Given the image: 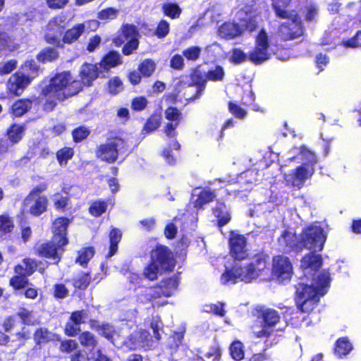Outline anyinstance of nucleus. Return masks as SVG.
<instances>
[{"instance_id":"1","label":"nucleus","mask_w":361,"mask_h":361,"mask_svg":"<svg viewBox=\"0 0 361 361\" xmlns=\"http://www.w3.org/2000/svg\"><path fill=\"white\" fill-rule=\"evenodd\" d=\"M71 222L72 219L68 217H56L51 225V238L34 245V255L49 261L43 262L25 257L23 259L22 264H18L13 267V271H19L29 277L36 271L44 275L50 265H58L66 250V246L69 244L68 226Z\"/></svg>"},{"instance_id":"2","label":"nucleus","mask_w":361,"mask_h":361,"mask_svg":"<svg viewBox=\"0 0 361 361\" xmlns=\"http://www.w3.org/2000/svg\"><path fill=\"white\" fill-rule=\"evenodd\" d=\"M97 63H84L79 72L80 79L74 78L69 71L56 73L49 79L48 83L41 87L39 96L46 99L43 111L51 112L57 106V102L64 101L78 95L85 87L92 85L99 75Z\"/></svg>"},{"instance_id":"3","label":"nucleus","mask_w":361,"mask_h":361,"mask_svg":"<svg viewBox=\"0 0 361 361\" xmlns=\"http://www.w3.org/2000/svg\"><path fill=\"white\" fill-rule=\"evenodd\" d=\"M269 255L261 250L252 257L251 261L246 266H234L231 269H226L221 276V283H235L239 279L245 283H251L269 271Z\"/></svg>"},{"instance_id":"4","label":"nucleus","mask_w":361,"mask_h":361,"mask_svg":"<svg viewBox=\"0 0 361 361\" xmlns=\"http://www.w3.org/2000/svg\"><path fill=\"white\" fill-rule=\"evenodd\" d=\"M330 277L326 273L318 274L314 286L304 283L295 285L294 300L297 308L302 313L310 314L317 308L320 298L324 296L330 285Z\"/></svg>"},{"instance_id":"5","label":"nucleus","mask_w":361,"mask_h":361,"mask_svg":"<svg viewBox=\"0 0 361 361\" xmlns=\"http://www.w3.org/2000/svg\"><path fill=\"white\" fill-rule=\"evenodd\" d=\"M271 8L275 16L280 19H288L278 27L279 37L283 41H290L303 35V26L298 13L295 9L289 10L291 0H271Z\"/></svg>"},{"instance_id":"6","label":"nucleus","mask_w":361,"mask_h":361,"mask_svg":"<svg viewBox=\"0 0 361 361\" xmlns=\"http://www.w3.org/2000/svg\"><path fill=\"white\" fill-rule=\"evenodd\" d=\"M190 82L188 87H195V92L190 97L186 99L188 103L194 102L200 99L204 94L207 82H221L225 78V71L221 65H215L207 72L201 69V66L197 65L190 71L189 74Z\"/></svg>"},{"instance_id":"7","label":"nucleus","mask_w":361,"mask_h":361,"mask_svg":"<svg viewBox=\"0 0 361 361\" xmlns=\"http://www.w3.org/2000/svg\"><path fill=\"white\" fill-rule=\"evenodd\" d=\"M140 34L138 27L133 23H123L112 38V44L116 47H121L124 56L135 53L140 45Z\"/></svg>"},{"instance_id":"8","label":"nucleus","mask_w":361,"mask_h":361,"mask_svg":"<svg viewBox=\"0 0 361 361\" xmlns=\"http://www.w3.org/2000/svg\"><path fill=\"white\" fill-rule=\"evenodd\" d=\"M128 147L127 142L123 138L118 135L111 136L95 149V156L102 161L113 164L118 160L121 154L128 151Z\"/></svg>"},{"instance_id":"9","label":"nucleus","mask_w":361,"mask_h":361,"mask_svg":"<svg viewBox=\"0 0 361 361\" xmlns=\"http://www.w3.org/2000/svg\"><path fill=\"white\" fill-rule=\"evenodd\" d=\"M293 275V266L290 258L283 255L272 257L271 278L280 284L288 283Z\"/></svg>"},{"instance_id":"10","label":"nucleus","mask_w":361,"mask_h":361,"mask_svg":"<svg viewBox=\"0 0 361 361\" xmlns=\"http://www.w3.org/2000/svg\"><path fill=\"white\" fill-rule=\"evenodd\" d=\"M302 247L312 251H322L326 241L324 229L319 226L310 225L300 233Z\"/></svg>"},{"instance_id":"11","label":"nucleus","mask_w":361,"mask_h":361,"mask_svg":"<svg viewBox=\"0 0 361 361\" xmlns=\"http://www.w3.org/2000/svg\"><path fill=\"white\" fill-rule=\"evenodd\" d=\"M179 280L177 276H171L163 279L159 283L147 288L145 294L147 301L154 302L161 298L171 297L178 286Z\"/></svg>"},{"instance_id":"12","label":"nucleus","mask_w":361,"mask_h":361,"mask_svg":"<svg viewBox=\"0 0 361 361\" xmlns=\"http://www.w3.org/2000/svg\"><path fill=\"white\" fill-rule=\"evenodd\" d=\"M269 47L267 32L264 29H262L255 37V47L247 54L248 60L255 65L263 63L270 58Z\"/></svg>"},{"instance_id":"13","label":"nucleus","mask_w":361,"mask_h":361,"mask_svg":"<svg viewBox=\"0 0 361 361\" xmlns=\"http://www.w3.org/2000/svg\"><path fill=\"white\" fill-rule=\"evenodd\" d=\"M150 260L164 272L173 271L176 264L173 252L161 244H157L150 251Z\"/></svg>"},{"instance_id":"14","label":"nucleus","mask_w":361,"mask_h":361,"mask_svg":"<svg viewBox=\"0 0 361 361\" xmlns=\"http://www.w3.org/2000/svg\"><path fill=\"white\" fill-rule=\"evenodd\" d=\"M63 22L61 16L53 18L49 22L47 32L44 35V42L56 49H64L65 47L63 37H60L64 30V26L61 25Z\"/></svg>"},{"instance_id":"15","label":"nucleus","mask_w":361,"mask_h":361,"mask_svg":"<svg viewBox=\"0 0 361 361\" xmlns=\"http://www.w3.org/2000/svg\"><path fill=\"white\" fill-rule=\"evenodd\" d=\"M279 245L286 254L300 253L303 250L301 236L288 229L283 230L278 238Z\"/></svg>"},{"instance_id":"16","label":"nucleus","mask_w":361,"mask_h":361,"mask_svg":"<svg viewBox=\"0 0 361 361\" xmlns=\"http://www.w3.org/2000/svg\"><path fill=\"white\" fill-rule=\"evenodd\" d=\"M247 238L243 234L231 231L228 238L229 255L234 260L242 261L248 255Z\"/></svg>"},{"instance_id":"17","label":"nucleus","mask_w":361,"mask_h":361,"mask_svg":"<svg viewBox=\"0 0 361 361\" xmlns=\"http://www.w3.org/2000/svg\"><path fill=\"white\" fill-rule=\"evenodd\" d=\"M314 168L306 166L305 164H300L292 170L288 175L284 176L288 185L300 189L303 187L305 182L314 173Z\"/></svg>"},{"instance_id":"18","label":"nucleus","mask_w":361,"mask_h":361,"mask_svg":"<svg viewBox=\"0 0 361 361\" xmlns=\"http://www.w3.org/2000/svg\"><path fill=\"white\" fill-rule=\"evenodd\" d=\"M30 83V78L16 71L8 78L6 82L7 92L13 96L18 97Z\"/></svg>"},{"instance_id":"19","label":"nucleus","mask_w":361,"mask_h":361,"mask_svg":"<svg viewBox=\"0 0 361 361\" xmlns=\"http://www.w3.org/2000/svg\"><path fill=\"white\" fill-rule=\"evenodd\" d=\"M317 251H312L305 254L300 260V267L303 270L309 269L315 273L318 272L322 266V257L316 254Z\"/></svg>"},{"instance_id":"20","label":"nucleus","mask_w":361,"mask_h":361,"mask_svg":"<svg viewBox=\"0 0 361 361\" xmlns=\"http://www.w3.org/2000/svg\"><path fill=\"white\" fill-rule=\"evenodd\" d=\"M123 63L121 54L115 50H111L105 54L97 63L102 72H107L111 68Z\"/></svg>"},{"instance_id":"21","label":"nucleus","mask_w":361,"mask_h":361,"mask_svg":"<svg viewBox=\"0 0 361 361\" xmlns=\"http://www.w3.org/2000/svg\"><path fill=\"white\" fill-rule=\"evenodd\" d=\"M26 127L23 123H11L5 132L6 139L13 145L18 144L25 135Z\"/></svg>"},{"instance_id":"22","label":"nucleus","mask_w":361,"mask_h":361,"mask_svg":"<svg viewBox=\"0 0 361 361\" xmlns=\"http://www.w3.org/2000/svg\"><path fill=\"white\" fill-rule=\"evenodd\" d=\"M27 202H32L28 209L29 214L32 216H39L48 210L49 199L47 195L36 197Z\"/></svg>"},{"instance_id":"23","label":"nucleus","mask_w":361,"mask_h":361,"mask_svg":"<svg viewBox=\"0 0 361 361\" xmlns=\"http://www.w3.org/2000/svg\"><path fill=\"white\" fill-rule=\"evenodd\" d=\"M33 100L29 98H22L16 100L10 107V113L13 117H21L27 113L32 107Z\"/></svg>"},{"instance_id":"24","label":"nucleus","mask_w":361,"mask_h":361,"mask_svg":"<svg viewBox=\"0 0 361 361\" xmlns=\"http://www.w3.org/2000/svg\"><path fill=\"white\" fill-rule=\"evenodd\" d=\"M353 349V344L346 336L338 338L334 345V355L338 359L345 357Z\"/></svg>"},{"instance_id":"25","label":"nucleus","mask_w":361,"mask_h":361,"mask_svg":"<svg viewBox=\"0 0 361 361\" xmlns=\"http://www.w3.org/2000/svg\"><path fill=\"white\" fill-rule=\"evenodd\" d=\"M85 25L84 23H78L72 27L63 32V39L65 44H72L76 42L85 32Z\"/></svg>"},{"instance_id":"26","label":"nucleus","mask_w":361,"mask_h":361,"mask_svg":"<svg viewBox=\"0 0 361 361\" xmlns=\"http://www.w3.org/2000/svg\"><path fill=\"white\" fill-rule=\"evenodd\" d=\"M213 212L216 217V226L219 228L228 224L231 219V214L226 209L224 202L216 200V205L213 208Z\"/></svg>"},{"instance_id":"27","label":"nucleus","mask_w":361,"mask_h":361,"mask_svg":"<svg viewBox=\"0 0 361 361\" xmlns=\"http://www.w3.org/2000/svg\"><path fill=\"white\" fill-rule=\"evenodd\" d=\"M20 73L25 75L26 78H30V82L39 76L41 70L39 66L34 59L25 61L20 67L18 71Z\"/></svg>"},{"instance_id":"28","label":"nucleus","mask_w":361,"mask_h":361,"mask_svg":"<svg viewBox=\"0 0 361 361\" xmlns=\"http://www.w3.org/2000/svg\"><path fill=\"white\" fill-rule=\"evenodd\" d=\"M219 35L226 39H233L243 34L241 27L237 23H224L219 28Z\"/></svg>"},{"instance_id":"29","label":"nucleus","mask_w":361,"mask_h":361,"mask_svg":"<svg viewBox=\"0 0 361 361\" xmlns=\"http://www.w3.org/2000/svg\"><path fill=\"white\" fill-rule=\"evenodd\" d=\"M52 336H56V341H60L59 335L52 334L47 328L40 327L37 329L33 334V339L36 345L48 343L54 340Z\"/></svg>"},{"instance_id":"30","label":"nucleus","mask_w":361,"mask_h":361,"mask_svg":"<svg viewBox=\"0 0 361 361\" xmlns=\"http://www.w3.org/2000/svg\"><path fill=\"white\" fill-rule=\"evenodd\" d=\"M60 57L57 49L52 47H46L40 50L36 55V59L41 63H52L57 61Z\"/></svg>"},{"instance_id":"31","label":"nucleus","mask_w":361,"mask_h":361,"mask_svg":"<svg viewBox=\"0 0 361 361\" xmlns=\"http://www.w3.org/2000/svg\"><path fill=\"white\" fill-rule=\"evenodd\" d=\"M16 316L20 319V323L25 326H32L39 323L33 311L23 306H20L18 308Z\"/></svg>"},{"instance_id":"32","label":"nucleus","mask_w":361,"mask_h":361,"mask_svg":"<svg viewBox=\"0 0 361 361\" xmlns=\"http://www.w3.org/2000/svg\"><path fill=\"white\" fill-rule=\"evenodd\" d=\"M162 116L159 112L152 113L146 120L142 133L144 135L150 134L156 131L161 126Z\"/></svg>"},{"instance_id":"33","label":"nucleus","mask_w":361,"mask_h":361,"mask_svg":"<svg viewBox=\"0 0 361 361\" xmlns=\"http://www.w3.org/2000/svg\"><path fill=\"white\" fill-rule=\"evenodd\" d=\"M216 198V193L209 189H202L197 196V199L194 201V207L200 210L207 204L213 202Z\"/></svg>"},{"instance_id":"34","label":"nucleus","mask_w":361,"mask_h":361,"mask_svg":"<svg viewBox=\"0 0 361 361\" xmlns=\"http://www.w3.org/2000/svg\"><path fill=\"white\" fill-rule=\"evenodd\" d=\"M109 249L106 255V257H111L118 251V243L121 242L122 238V233L118 228H111L109 233Z\"/></svg>"},{"instance_id":"35","label":"nucleus","mask_w":361,"mask_h":361,"mask_svg":"<svg viewBox=\"0 0 361 361\" xmlns=\"http://www.w3.org/2000/svg\"><path fill=\"white\" fill-rule=\"evenodd\" d=\"M80 345L87 350H93L98 345V341L95 335L90 331H84L78 336Z\"/></svg>"},{"instance_id":"36","label":"nucleus","mask_w":361,"mask_h":361,"mask_svg":"<svg viewBox=\"0 0 361 361\" xmlns=\"http://www.w3.org/2000/svg\"><path fill=\"white\" fill-rule=\"evenodd\" d=\"M14 272L15 275L9 279V286L14 291L25 288L30 283L28 276L17 271H14Z\"/></svg>"},{"instance_id":"37","label":"nucleus","mask_w":361,"mask_h":361,"mask_svg":"<svg viewBox=\"0 0 361 361\" xmlns=\"http://www.w3.org/2000/svg\"><path fill=\"white\" fill-rule=\"evenodd\" d=\"M262 324L273 328L280 321L279 312L274 309L268 308L262 310L260 314Z\"/></svg>"},{"instance_id":"38","label":"nucleus","mask_w":361,"mask_h":361,"mask_svg":"<svg viewBox=\"0 0 361 361\" xmlns=\"http://www.w3.org/2000/svg\"><path fill=\"white\" fill-rule=\"evenodd\" d=\"M18 223L20 228L21 238L23 242H27L32 235V229L30 226H27L28 220L27 216L24 212H21L20 214H18Z\"/></svg>"},{"instance_id":"39","label":"nucleus","mask_w":361,"mask_h":361,"mask_svg":"<svg viewBox=\"0 0 361 361\" xmlns=\"http://www.w3.org/2000/svg\"><path fill=\"white\" fill-rule=\"evenodd\" d=\"M92 281V277L88 272H81L77 277L73 279L72 285L75 290H85Z\"/></svg>"},{"instance_id":"40","label":"nucleus","mask_w":361,"mask_h":361,"mask_svg":"<svg viewBox=\"0 0 361 361\" xmlns=\"http://www.w3.org/2000/svg\"><path fill=\"white\" fill-rule=\"evenodd\" d=\"M108 207V203L106 200L100 199L93 201L88 209V212L93 217H99L104 214Z\"/></svg>"},{"instance_id":"41","label":"nucleus","mask_w":361,"mask_h":361,"mask_svg":"<svg viewBox=\"0 0 361 361\" xmlns=\"http://www.w3.org/2000/svg\"><path fill=\"white\" fill-rule=\"evenodd\" d=\"M136 340L139 345L145 350H149L153 348L154 341L147 330L140 329L137 332Z\"/></svg>"},{"instance_id":"42","label":"nucleus","mask_w":361,"mask_h":361,"mask_svg":"<svg viewBox=\"0 0 361 361\" xmlns=\"http://www.w3.org/2000/svg\"><path fill=\"white\" fill-rule=\"evenodd\" d=\"M94 248L92 246L82 247L78 251L75 262L81 266H86L94 257Z\"/></svg>"},{"instance_id":"43","label":"nucleus","mask_w":361,"mask_h":361,"mask_svg":"<svg viewBox=\"0 0 361 361\" xmlns=\"http://www.w3.org/2000/svg\"><path fill=\"white\" fill-rule=\"evenodd\" d=\"M75 154L74 149L71 147H63L56 152V157L60 166L66 165Z\"/></svg>"},{"instance_id":"44","label":"nucleus","mask_w":361,"mask_h":361,"mask_svg":"<svg viewBox=\"0 0 361 361\" xmlns=\"http://www.w3.org/2000/svg\"><path fill=\"white\" fill-rule=\"evenodd\" d=\"M161 10L164 16L171 19L178 18L182 13L181 8L176 3H165Z\"/></svg>"},{"instance_id":"45","label":"nucleus","mask_w":361,"mask_h":361,"mask_svg":"<svg viewBox=\"0 0 361 361\" xmlns=\"http://www.w3.org/2000/svg\"><path fill=\"white\" fill-rule=\"evenodd\" d=\"M15 225L13 219L8 213L0 214V233L6 235L11 233Z\"/></svg>"},{"instance_id":"46","label":"nucleus","mask_w":361,"mask_h":361,"mask_svg":"<svg viewBox=\"0 0 361 361\" xmlns=\"http://www.w3.org/2000/svg\"><path fill=\"white\" fill-rule=\"evenodd\" d=\"M137 69L142 77L149 78L154 73L156 63L152 59H146L138 65Z\"/></svg>"},{"instance_id":"47","label":"nucleus","mask_w":361,"mask_h":361,"mask_svg":"<svg viewBox=\"0 0 361 361\" xmlns=\"http://www.w3.org/2000/svg\"><path fill=\"white\" fill-rule=\"evenodd\" d=\"M300 154L301 155L302 159L305 161L302 164H305L306 166L314 168V166L317 163V158L315 154L305 146H302L300 150Z\"/></svg>"},{"instance_id":"48","label":"nucleus","mask_w":361,"mask_h":361,"mask_svg":"<svg viewBox=\"0 0 361 361\" xmlns=\"http://www.w3.org/2000/svg\"><path fill=\"white\" fill-rule=\"evenodd\" d=\"M165 118L171 122L180 124L183 119V116L180 109L176 106H168L164 111Z\"/></svg>"},{"instance_id":"49","label":"nucleus","mask_w":361,"mask_h":361,"mask_svg":"<svg viewBox=\"0 0 361 361\" xmlns=\"http://www.w3.org/2000/svg\"><path fill=\"white\" fill-rule=\"evenodd\" d=\"M202 48L199 46H190L183 50L182 54L188 61L195 62L201 56Z\"/></svg>"},{"instance_id":"50","label":"nucleus","mask_w":361,"mask_h":361,"mask_svg":"<svg viewBox=\"0 0 361 361\" xmlns=\"http://www.w3.org/2000/svg\"><path fill=\"white\" fill-rule=\"evenodd\" d=\"M159 270L160 267H159L150 260L147 266L144 268L142 275L149 281H154L158 279V274Z\"/></svg>"},{"instance_id":"51","label":"nucleus","mask_w":361,"mask_h":361,"mask_svg":"<svg viewBox=\"0 0 361 361\" xmlns=\"http://www.w3.org/2000/svg\"><path fill=\"white\" fill-rule=\"evenodd\" d=\"M59 351L65 354L73 353L78 348V343L74 339H60Z\"/></svg>"},{"instance_id":"52","label":"nucleus","mask_w":361,"mask_h":361,"mask_svg":"<svg viewBox=\"0 0 361 361\" xmlns=\"http://www.w3.org/2000/svg\"><path fill=\"white\" fill-rule=\"evenodd\" d=\"M230 355L235 361H240L244 358L243 345L239 341H233L229 348Z\"/></svg>"},{"instance_id":"53","label":"nucleus","mask_w":361,"mask_h":361,"mask_svg":"<svg viewBox=\"0 0 361 361\" xmlns=\"http://www.w3.org/2000/svg\"><path fill=\"white\" fill-rule=\"evenodd\" d=\"M90 133L91 131L87 127L84 126H78L71 132L73 141L75 143L81 142L90 135Z\"/></svg>"},{"instance_id":"54","label":"nucleus","mask_w":361,"mask_h":361,"mask_svg":"<svg viewBox=\"0 0 361 361\" xmlns=\"http://www.w3.org/2000/svg\"><path fill=\"white\" fill-rule=\"evenodd\" d=\"M149 104V102L145 96H137L131 100L130 107L133 111L139 112L145 110Z\"/></svg>"},{"instance_id":"55","label":"nucleus","mask_w":361,"mask_h":361,"mask_svg":"<svg viewBox=\"0 0 361 361\" xmlns=\"http://www.w3.org/2000/svg\"><path fill=\"white\" fill-rule=\"evenodd\" d=\"M228 109L229 112L236 118L244 119L247 116V111L235 102H228Z\"/></svg>"},{"instance_id":"56","label":"nucleus","mask_w":361,"mask_h":361,"mask_svg":"<svg viewBox=\"0 0 361 361\" xmlns=\"http://www.w3.org/2000/svg\"><path fill=\"white\" fill-rule=\"evenodd\" d=\"M98 333L109 341L113 342L116 330L113 325L107 322H104L101 324V328Z\"/></svg>"},{"instance_id":"57","label":"nucleus","mask_w":361,"mask_h":361,"mask_svg":"<svg viewBox=\"0 0 361 361\" xmlns=\"http://www.w3.org/2000/svg\"><path fill=\"white\" fill-rule=\"evenodd\" d=\"M119 13V10L114 7H107L102 9L97 14V18L101 20L116 19Z\"/></svg>"},{"instance_id":"58","label":"nucleus","mask_w":361,"mask_h":361,"mask_svg":"<svg viewBox=\"0 0 361 361\" xmlns=\"http://www.w3.org/2000/svg\"><path fill=\"white\" fill-rule=\"evenodd\" d=\"M54 200V206L58 212H65L67 209L70 197L68 196H62L59 193H56Z\"/></svg>"},{"instance_id":"59","label":"nucleus","mask_w":361,"mask_h":361,"mask_svg":"<svg viewBox=\"0 0 361 361\" xmlns=\"http://www.w3.org/2000/svg\"><path fill=\"white\" fill-rule=\"evenodd\" d=\"M69 295V290L62 283H55L53 286V296L56 300H63Z\"/></svg>"},{"instance_id":"60","label":"nucleus","mask_w":361,"mask_h":361,"mask_svg":"<svg viewBox=\"0 0 361 361\" xmlns=\"http://www.w3.org/2000/svg\"><path fill=\"white\" fill-rule=\"evenodd\" d=\"M107 86L109 93L114 95L117 94L123 89V82L118 76L109 79Z\"/></svg>"},{"instance_id":"61","label":"nucleus","mask_w":361,"mask_h":361,"mask_svg":"<svg viewBox=\"0 0 361 361\" xmlns=\"http://www.w3.org/2000/svg\"><path fill=\"white\" fill-rule=\"evenodd\" d=\"M47 188L48 184L46 182H42L37 185L34 186L26 196L25 202H27V200H31V199L36 198V197H41V194L45 192Z\"/></svg>"},{"instance_id":"62","label":"nucleus","mask_w":361,"mask_h":361,"mask_svg":"<svg viewBox=\"0 0 361 361\" xmlns=\"http://www.w3.org/2000/svg\"><path fill=\"white\" fill-rule=\"evenodd\" d=\"M248 60L247 54L239 48H234L231 51L230 61L233 64H240Z\"/></svg>"},{"instance_id":"63","label":"nucleus","mask_w":361,"mask_h":361,"mask_svg":"<svg viewBox=\"0 0 361 361\" xmlns=\"http://www.w3.org/2000/svg\"><path fill=\"white\" fill-rule=\"evenodd\" d=\"M170 30V25L169 22L166 20H161L154 30V35H156L159 39L164 38L169 33Z\"/></svg>"},{"instance_id":"64","label":"nucleus","mask_w":361,"mask_h":361,"mask_svg":"<svg viewBox=\"0 0 361 361\" xmlns=\"http://www.w3.org/2000/svg\"><path fill=\"white\" fill-rule=\"evenodd\" d=\"M342 44L348 48L361 47V30L357 31L352 37L343 40Z\"/></svg>"}]
</instances>
